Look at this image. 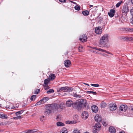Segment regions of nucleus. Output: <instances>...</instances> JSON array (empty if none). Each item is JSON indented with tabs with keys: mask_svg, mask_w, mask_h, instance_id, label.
Instances as JSON below:
<instances>
[{
	"mask_svg": "<svg viewBox=\"0 0 133 133\" xmlns=\"http://www.w3.org/2000/svg\"><path fill=\"white\" fill-rule=\"evenodd\" d=\"M108 35L106 34L103 35L99 40V46L100 47H105L106 44L108 42Z\"/></svg>",
	"mask_w": 133,
	"mask_h": 133,
	"instance_id": "1",
	"label": "nucleus"
},
{
	"mask_svg": "<svg viewBox=\"0 0 133 133\" xmlns=\"http://www.w3.org/2000/svg\"><path fill=\"white\" fill-rule=\"evenodd\" d=\"M86 103L85 100L83 99H79L77 102L74 103V105H77L76 108L77 110L81 109L85 105Z\"/></svg>",
	"mask_w": 133,
	"mask_h": 133,
	"instance_id": "2",
	"label": "nucleus"
},
{
	"mask_svg": "<svg viewBox=\"0 0 133 133\" xmlns=\"http://www.w3.org/2000/svg\"><path fill=\"white\" fill-rule=\"evenodd\" d=\"M73 88L71 87H65L59 88L57 90L58 92H61L62 91L64 92H70L72 91L73 90Z\"/></svg>",
	"mask_w": 133,
	"mask_h": 133,
	"instance_id": "3",
	"label": "nucleus"
},
{
	"mask_svg": "<svg viewBox=\"0 0 133 133\" xmlns=\"http://www.w3.org/2000/svg\"><path fill=\"white\" fill-rule=\"evenodd\" d=\"M129 8L127 4H125L123 6L121 9V11L122 13L124 14L127 15V13L129 11Z\"/></svg>",
	"mask_w": 133,
	"mask_h": 133,
	"instance_id": "4",
	"label": "nucleus"
},
{
	"mask_svg": "<svg viewBox=\"0 0 133 133\" xmlns=\"http://www.w3.org/2000/svg\"><path fill=\"white\" fill-rule=\"evenodd\" d=\"M109 109L110 110L114 111L117 109V105L115 103H111L109 104Z\"/></svg>",
	"mask_w": 133,
	"mask_h": 133,
	"instance_id": "5",
	"label": "nucleus"
},
{
	"mask_svg": "<svg viewBox=\"0 0 133 133\" xmlns=\"http://www.w3.org/2000/svg\"><path fill=\"white\" fill-rule=\"evenodd\" d=\"M57 110L58 111H60L63 109L64 107V104L63 103H60L59 104H57Z\"/></svg>",
	"mask_w": 133,
	"mask_h": 133,
	"instance_id": "6",
	"label": "nucleus"
},
{
	"mask_svg": "<svg viewBox=\"0 0 133 133\" xmlns=\"http://www.w3.org/2000/svg\"><path fill=\"white\" fill-rule=\"evenodd\" d=\"M87 37L85 35L81 36L79 38V39L82 42H85L87 41Z\"/></svg>",
	"mask_w": 133,
	"mask_h": 133,
	"instance_id": "7",
	"label": "nucleus"
},
{
	"mask_svg": "<svg viewBox=\"0 0 133 133\" xmlns=\"http://www.w3.org/2000/svg\"><path fill=\"white\" fill-rule=\"evenodd\" d=\"M82 118L83 119H85L88 118V114L87 111H84L82 113Z\"/></svg>",
	"mask_w": 133,
	"mask_h": 133,
	"instance_id": "8",
	"label": "nucleus"
},
{
	"mask_svg": "<svg viewBox=\"0 0 133 133\" xmlns=\"http://www.w3.org/2000/svg\"><path fill=\"white\" fill-rule=\"evenodd\" d=\"M102 31L101 28V27H97L95 28V32L97 34H100Z\"/></svg>",
	"mask_w": 133,
	"mask_h": 133,
	"instance_id": "9",
	"label": "nucleus"
},
{
	"mask_svg": "<svg viewBox=\"0 0 133 133\" xmlns=\"http://www.w3.org/2000/svg\"><path fill=\"white\" fill-rule=\"evenodd\" d=\"M95 119L97 122H99L102 120V119L101 116L98 114H96L95 117Z\"/></svg>",
	"mask_w": 133,
	"mask_h": 133,
	"instance_id": "10",
	"label": "nucleus"
},
{
	"mask_svg": "<svg viewBox=\"0 0 133 133\" xmlns=\"http://www.w3.org/2000/svg\"><path fill=\"white\" fill-rule=\"evenodd\" d=\"M74 103L71 100L69 99L66 102V104L67 106L68 107H71L73 104L74 105Z\"/></svg>",
	"mask_w": 133,
	"mask_h": 133,
	"instance_id": "11",
	"label": "nucleus"
},
{
	"mask_svg": "<svg viewBox=\"0 0 133 133\" xmlns=\"http://www.w3.org/2000/svg\"><path fill=\"white\" fill-rule=\"evenodd\" d=\"M127 109V106L126 105H121L119 107L120 110L123 111H125Z\"/></svg>",
	"mask_w": 133,
	"mask_h": 133,
	"instance_id": "12",
	"label": "nucleus"
},
{
	"mask_svg": "<svg viewBox=\"0 0 133 133\" xmlns=\"http://www.w3.org/2000/svg\"><path fill=\"white\" fill-rule=\"evenodd\" d=\"M57 104H50L49 107L52 110H57Z\"/></svg>",
	"mask_w": 133,
	"mask_h": 133,
	"instance_id": "13",
	"label": "nucleus"
},
{
	"mask_svg": "<svg viewBox=\"0 0 133 133\" xmlns=\"http://www.w3.org/2000/svg\"><path fill=\"white\" fill-rule=\"evenodd\" d=\"M91 109L93 112H97L98 110V108L96 105H94L91 107Z\"/></svg>",
	"mask_w": 133,
	"mask_h": 133,
	"instance_id": "14",
	"label": "nucleus"
},
{
	"mask_svg": "<svg viewBox=\"0 0 133 133\" xmlns=\"http://www.w3.org/2000/svg\"><path fill=\"white\" fill-rule=\"evenodd\" d=\"M64 64L66 67H68L71 65V62L70 60H67L64 61Z\"/></svg>",
	"mask_w": 133,
	"mask_h": 133,
	"instance_id": "15",
	"label": "nucleus"
},
{
	"mask_svg": "<svg viewBox=\"0 0 133 133\" xmlns=\"http://www.w3.org/2000/svg\"><path fill=\"white\" fill-rule=\"evenodd\" d=\"M93 48L94 49L96 50L101 52H105L108 54H110V53L109 52L105 50L102 49L101 48H98L96 47H94Z\"/></svg>",
	"mask_w": 133,
	"mask_h": 133,
	"instance_id": "16",
	"label": "nucleus"
},
{
	"mask_svg": "<svg viewBox=\"0 0 133 133\" xmlns=\"http://www.w3.org/2000/svg\"><path fill=\"white\" fill-rule=\"evenodd\" d=\"M115 10L114 9L110 10V12L108 13V15L111 17H113L114 15Z\"/></svg>",
	"mask_w": 133,
	"mask_h": 133,
	"instance_id": "17",
	"label": "nucleus"
},
{
	"mask_svg": "<svg viewBox=\"0 0 133 133\" xmlns=\"http://www.w3.org/2000/svg\"><path fill=\"white\" fill-rule=\"evenodd\" d=\"M109 131L110 133H115L116 132V129L112 126L110 127L109 128Z\"/></svg>",
	"mask_w": 133,
	"mask_h": 133,
	"instance_id": "18",
	"label": "nucleus"
},
{
	"mask_svg": "<svg viewBox=\"0 0 133 133\" xmlns=\"http://www.w3.org/2000/svg\"><path fill=\"white\" fill-rule=\"evenodd\" d=\"M49 99V97H45L43 98L41 100L42 102V104H43L45 103Z\"/></svg>",
	"mask_w": 133,
	"mask_h": 133,
	"instance_id": "19",
	"label": "nucleus"
},
{
	"mask_svg": "<svg viewBox=\"0 0 133 133\" xmlns=\"http://www.w3.org/2000/svg\"><path fill=\"white\" fill-rule=\"evenodd\" d=\"M55 77L56 76L54 74H52L49 75V78L50 80H52L55 78Z\"/></svg>",
	"mask_w": 133,
	"mask_h": 133,
	"instance_id": "20",
	"label": "nucleus"
},
{
	"mask_svg": "<svg viewBox=\"0 0 133 133\" xmlns=\"http://www.w3.org/2000/svg\"><path fill=\"white\" fill-rule=\"evenodd\" d=\"M8 118L7 116H6L3 113H0V118L4 119H6Z\"/></svg>",
	"mask_w": 133,
	"mask_h": 133,
	"instance_id": "21",
	"label": "nucleus"
},
{
	"mask_svg": "<svg viewBox=\"0 0 133 133\" xmlns=\"http://www.w3.org/2000/svg\"><path fill=\"white\" fill-rule=\"evenodd\" d=\"M82 13L84 16H88L89 15V12L88 10L84 11H82Z\"/></svg>",
	"mask_w": 133,
	"mask_h": 133,
	"instance_id": "22",
	"label": "nucleus"
},
{
	"mask_svg": "<svg viewBox=\"0 0 133 133\" xmlns=\"http://www.w3.org/2000/svg\"><path fill=\"white\" fill-rule=\"evenodd\" d=\"M101 127V125L99 123H97L95 124L94 128L99 130L100 129Z\"/></svg>",
	"mask_w": 133,
	"mask_h": 133,
	"instance_id": "23",
	"label": "nucleus"
},
{
	"mask_svg": "<svg viewBox=\"0 0 133 133\" xmlns=\"http://www.w3.org/2000/svg\"><path fill=\"white\" fill-rule=\"evenodd\" d=\"M107 106V104L105 102H102L101 103V108H104Z\"/></svg>",
	"mask_w": 133,
	"mask_h": 133,
	"instance_id": "24",
	"label": "nucleus"
},
{
	"mask_svg": "<svg viewBox=\"0 0 133 133\" xmlns=\"http://www.w3.org/2000/svg\"><path fill=\"white\" fill-rule=\"evenodd\" d=\"M68 131L66 128H63L62 130L61 133H68Z\"/></svg>",
	"mask_w": 133,
	"mask_h": 133,
	"instance_id": "25",
	"label": "nucleus"
},
{
	"mask_svg": "<svg viewBox=\"0 0 133 133\" xmlns=\"http://www.w3.org/2000/svg\"><path fill=\"white\" fill-rule=\"evenodd\" d=\"M57 125L58 126H64V124L61 122H58L57 123Z\"/></svg>",
	"mask_w": 133,
	"mask_h": 133,
	"instance_id": "26",
	"label": "nucleus"
},
{
	"mask_svg": "<svg viewBox=\"0 0 133 133\" xmlns=\"http://www.w3.org/2000/svg\"><path fill=\"white\" fill-rule=\"evenodd\" d=\"M51 113V111L50 109H46L45 112V114L46 115H49Z\"/></svg>",
	"mask_w": 133,
	"mask_h": 133,
	"instance_id": "27",
	"label": "nucleus"
},
{
	"mask_svg": "<svg viewBox=\"0 0 133 133\" xmlns=\"http://www.w3.org/2000/svg\"><path fill=\"white\" fill-rule=\"evenodd\" d=\"M24 111V110H22L20 111H18L17 112H16L15 114L17 116L18 115H20L22 114L23 112Z\"/></svg>",
	"mask_w": 133,
	"mask_h": 133,
	"instance_id": "28",
	"label": "nucleus"
},
{
	"mask_svg": "<svg viewBox=\"0 0 133 133\" xmlns=\"http://www.w3.org/2000/svg\"><path fill=\"white\" fill-rule=\"evenodd\" d=\"M75 9L79 11L80 10V7L79 5H77L75 6Z\"/></svg>",
	"mask_w": 133,
	"mask_h": 133,
	"instance_id": "29",
	"label": "nucleus"
},
{
	"mask_svg": "<svg viewBox=\"0 0 133 133\" xmlns=\"http://www.w3.org/2000/svg\"><path fill=\"white\" fill-rule=\"evenodd\" d=\"M50 81V80L49 78L45 79L44 81V84L45 85L48 84Z\"/></svg>",
	"mask_w": 133,
	"mask_h": 133,
	"instance_id": "30",
	"label": "nucleus"
},
{
	"mask_svg": "<svg viewBox=\"0 0 133 133\" xmlns=\"http://www.w3.org/2000/svg\"><path fill=\"white\" fill-rule=\"evenodd\" d=\"M79 51L80 52H82L83 51V47L82 45L80 46L78 48Z\"/></svg>",
	"mask_w": 133,
	"mask_h": 133,
	"instance_id": "31",
	"label": "nucleus"
},
{
	"mask_svg": "<svg viewBox=\"0 0 133 133\" xmlns=\"http://www.w3.org/2000/svg\"><path fill=\"white\" fill-rule=\"evenodd\" d=\"M73 133H80V130L77 129H75L73 131Z\"/></svg>",
	"mask_w": 133,
	"mask_h": 133,
	"instance_id": "32",
	"label": "nucleus"
},
{
	"mask_svg": "<svg viewBox=\"0 0 133 133\" xmlns=\"http://www.w3.org/2000/svg\"><path fill=\"white\" fill-rule=\"evenodd\" d=\"M45 119V118L44 116H42L40 117V120L41 121L43 122Z\"/></svg>",
	"mask_w": 133,
	"mask_h": 133,
	"instance_id": "33",
	"label": "nucleus"
},
{
	"mask_svg": "<svg viewBox=\"0 0 133 133\" xmlns=\"http://www.w3.org/2000/svg\"><path fill=\"white\" fill-rule=\"evenodd\" d=\"M54 92V90L53 89H49L47 91V93L48 94H49L51 93H53Z\"/></svg>",
	"mask_w": 133,
	"mask_h": 133,
	"instance_id": "34",
	"label": "nucleus"
},
{
	"mask_svg": "<svg viewBox=\"0 0 133 133\" xmlns=\"http://www.w3.org/2000/svg\"><path fill=\"white\" fill-rule=\"evenodd\" d=\"M36 98V95H33L30 98V99L31 101L34 100Z\"/></svg>",
	"mask_w": 133,
	"mask_h": 133,
	"instance_id": "35",
	"label": "nucleus"
},
{
	"mask_svg": "<svg viewBox=\"0 0 133 133\" xmlns=\"http://www.w3.org/2000/svg\"><path fill=\"white\" fill-rule=\"evenodd\" d=\"M32 130H28L24 131L22 133H32Z\"/></svg>",
	"mask_w": 133,
	"mask_h": 133,
	"instance_id": "36",
	"label": "nucleus"
},
{
	"mask_svg": "<svg viewBox=\"0 0 133 133\" xmlns=\"http://www.w3.org/2000/svg\"><path fill=\"white\" fill-rule=\"evenodd\" d=\"M73 96L74 97L77 98H80L81 97L80 95H78L76 93L74 94L73 95Z\"/></svg>",
	"mask_w": 133,
	"mask_h": 133,
	"instance_id": "37",
	"label": "nucleus"
},
{
	"mask_svg": "<svg viewBox=\"0 0 133 133\" xmlns=\"http://www.w3.org/2000/svg\"><path fill=\"white\" fill-rule=\"evenodd\" d=\"M123 2L122 1L118 2L116 5V7L117 8L118 7L121 5V4Z\"/></svg>",
	"mask_w": 133,
	"mask_h": 133,
	"instance_id": "38",
	"label": "nucleus"
},
{
	"mask_svg": "<svg viewBox=\"0 0 133 133\" xmlns=\"http://www.w3.org/2000/svg\"><path fill=\"white\" fill-rule=\"evenodd\" d=\"M41 104H42V102L41 100L37 102L35 105V106L39 105Z\"/></svg>",
	"mask_w": 133,
	"mask_h": 133,
	"instance_id": "39",
	"label": "nucleus"
},
{
	"mask_svg": "<svg viewBox=\"0 0 133 133\" xmlns=\"http://www.w3.org/2000/svg\"><path fill=\"white\" fill-rule=\"evenodd\" d=\"M99 130L94 128V129H93V133H98V130Z\"/></svg>",
	"mask_w": 133,
	"mask_h": 133,
	"instance_id": "40",
	"label": "nucleus"
},
{
	"mask_svg": "<svg viewBox=\"0 0 133 133\" xmlns=\"http://www.w3.org/2000/svg\"><path fill=\"white\" fill-rule=\"evenodd\" d=\"M44 88L45 90H47L50 88L48 84L45 85L44 86Z\"/></svg>",
	"mask_w": 133,
	"mask_h": 133,
	"instance_id": "41",
	"label": "nucleus"
},
{
	"mask_svg": "<svg viewBox=\"0 0 133 133\" xmlns=\"http://www.w3.org/2000/svg\"><path fill=\"white\" fill-rule=\"evenodd\" d=\"M87 92L88 94L92 93L94 95H95L96 94V92L91 91H87Z\"/></svg>",
	"mask_w": 133,
	"mask_h": 133,
	"instance_id": "42",
	"label": "nucleus"
},
{
	"mask_svg": "<svg viewBox=\"0 0 133 133\" xmlns=\"http://www.w3.org/2000/svg\"><path fill=\"white\" fill-rule=\"evenodd\" d=\"M91 85L92 86L96 87H98L99 86V85L98 84H91Z\"/></svg>",
	"mask_w": 133,
	"mask_h": 133,
	"instance_id": "43",
	"label": "nucleus"
},
{
	"mask_svg": "<svg viewBox=\"0 0 133 133\" xmlns=\"http://www.w3.org/2000/svg\"><path fill=\"white\" fill-rule=\"evenodd\" d=\"M102 123L103 125L105 126H106L107 125V124L104 121H102Z\"/></svg>",
	"mask_w": 133,
	"mask_h": 133,
	"instance_id": "44",
	"label": "nucleus"
},
{
	"mask_svg": "<svg viewBox=\"0 0 133 133\" xmlns=\"http://www.w3.org/2000/svg\"><path fill=\"white\" fill-rule=\"evenodd\" d=\"M100 54L101 55L105 57H106L108 56L107 55L104 53H100Z\"/></svg>",
	"mask_w": 133,
	"mask_h": 133,
	"instance_id": "45",
	"label": "nucleus"
},
{
	"mask_svg": "<svg viewBox=\"0 0 133 133\" xmlns=\"http://www.w3.org/2000/svg\"><path fill=\"white\" fill-rule=\"evenodd\" d=\"M130 12L131 14L132 15L133 17V7L130 10Z\"/></svg>",
	"mask_w": 133,
	"mask_h": 133,
	"instance_id": "46",
	"label": "nucleus"
},
{
	"mask_svg": "<svg viewBox=\"0 0 133 133\" xmlns=\"http://www.w3.org/2000/svg\"><path fill=\"white\" fill-rule=\"evenodd\" d=\"M123 18L124 19V21H127V19L125 18H124L123 16H122L121 17V18L120 19L121 20V19H123Z\"/></svg>",
	"mask_w": 133,
	"mask_h": 133,
	"instance_id": "47",
	"label": "nucleus"
},
{
	"mask_svg": "<svg viewBox=\"0 0 133 133\" xmlns=\"http://www.w3.org/2000/svg\"><path fill=\"white\" fill-rule=\"evenodd\" d=\"M71 121H67L65 122L66 123V124H71Z\"/></svg>",
	"mask_w": 133,
	"mask_h": 133,
	"instance_id": "48",
	"label": "nucleus"
},
{
	"mask_svg": "<svg viewBox=\"0 0 133 133\" xmlns=\"http://www.w3.org/2000/svg\"><path fill=\"white\" fill-rule=\"evenodd\" d=\"M71 124H74L76 123V122L75 121H71Z\"/></svg>",
	"mask_w": 133,
	"mask_h": 133,
	"instance_id": "49",
	"label": "nucleus"
},
{
	"mask_svg": "<svg viewBox=\"0 0 133 133\" xmlns=\"http://www.w3.org/2000/svg\"><path fill=\"white\" fill-rule=\"evenodd\" d=\"M130 28H127L126 29V30L127 31H130Z\"/></svg>",
	"mask_w": 133,
	"mask_h": 133,
	"instance_id": "50",
	"label": "nucleus"
},
{
	"mask_svg": "<svg viewBox=\"0 0 133 133\" xmlns=\"http://www.w3.org/2000/svg\"><path fill=\"white\" fill-rule=\"evenodd\" d=\"M32 130V133L35 132L37 131V130L36 129Z\"/></svg>",
	"mask_w": 133,
	"mask_h": 133,
	"instance_id": "51",
	"label": "nucleus"
},
{
	"mask_svg": "<svg viewBox=\"0 0 133 133\" xmlns=\"http://www.w3.org/2000/svg\"><path fill=\"white\" fill-rule=\"evenodd\" d=\"M59 1L61 2H65L66 0H59Z\"/></svg>",
	"mask_w": 133,
	"mask_h": 133,
	"instance_id": "52",
	"label": "nucleus"
},
{
	"mask_svg": "<svg viewBox=\"0 0 133 133\" xmlns=\"http://www.w3.org/2000/svg\"><path fill=\"white\" fill-rule=\"evenodd\" d=\"M8 108L9 109H12L14 108H15V107H11L10 106H9V107H8Z\"/></svg>",
	"mask_w": 133,
	"mask_h": 133,
	"instance_id": "53",
	"label": "nucleus"
},
{
	"mask_svg": "<svg viewBox=\"0 0 133 133\" xmlns=\"http://www.w3.org/2000/svg\"><path fill=\"white\" fill-rule=\"evenodd\" d=\"M131 23L133 25V18H132L131 19Z\"/></svg>",
	"mask_w": 133,
	"mask_h": 133,
	"instance_id": "54",
	"label": "nucleus"
},
{
	"mask_svg": "<svg viewBox=\"0 0 133 133\" xmlns=\"http://www.w3.org/2000/svg\"><path fill=\"white\" fill-rule=\"evenodd\" d=\"M17 117L18 119H21L22 118V117L20 116H18Z\"/></svg>",
	"mask_w": 133,
	"mask_h": 133,
	"instance_id": "55",
	"label": "nucleus"
},
{
	"mask_svg": "<svg viewBox=\"0 0 133 133\" xmlns=\"http://www.w3.org/2000/svg\"><path fill=\"white\" fill-rule=\"evenodd\" d=\"M70 2H71V3H73L74 4H77V3H75V2H74L71 1H70Z\"/></svg>",
	"mask_w": 133,
	"mask_h": 133,
	"instance_id": "56",
	"label": "nucleus"
},
{
	"mask_svg": "<svg viewBox=\"0 0 133 133\" xmlns=\"http://www.w3.org/2000/svg\"><path fill=\"white\" fill-rule=\"evenodd\" d=\"M13 118L15 119H18V118H17V117H14Z\"/></svg>",
	"mask_w": 133,
	"mask_h": 133,
	"instance_id": "57",
	"label": "nucleus"
},
{
	"mask_svg": "<svg viewBox=\"0 0 133 133\" xmlns=\"http://www.w3.org/2000/svg\"><path fill=\"white\" fill-rule=\"evenodd\" d=\"M130 32H133V28H130Z\"/></svg>",
	"mask_w": 133,
	"mask_h": 133,
	"instance_id": "58",
	"label": "nucleus"
},
{
	"mask_svg": "<svg viewBox=\"0 0 133 133\" xmlns=\"http://www.w3.org/2000/svg\"><path fill=\"white\" fill-rule=\"evenodd\" d=\"M38 92L37 91H36L35 92V94H38Z\"/></svg>",
	"mask_w": 133,
	"mask_h": 133,
	"instance_id": "59",
	"label": "nucleus"
},
{
	"mask_svg": "<svg viewBox=\"0 0 133 133\" xmlns=\"http://www.w3.org/2000/svg\"><path fill=\"white\" fill-rule=\"evenodd\" d=\"M90 8L92 7H93V5H90Z\"/></svg>",
	"mask_w": 133,
	"mask_h": 133,
	"instance_id": "60",
	"label": "nucleus"
},
{
	"mask_svg": "<svg viewBox=\"0 0 133 133\" xmlns=\"http://www.w3.org/2000/svg\"><path fill=\"white\" fill-rule=\"evenodd\" d=\"M119 133H125L124 131H121Z\"/></svg>",
	"mask_w": 133,
	"mask_h": 133,
	"instance_id": "61",
	"label": "nucleus"
},
{
	"mask_svg": "<svg viewBox=\"0 0 133 133\" xmlns=\"http://www.w3.org/2000/svg\"><path fill=\"white\" fill-rule=\"evenodd\" d=\"M131 2L133 4V0H131Z\"/></svg>",
	"mask_w": 133,
	"mask_h": 133,
	"instance_id": "62",
	"label": "nucleus"
},
{
	"mask_svg": "<svg viewBox=\"0 0 133 133\" xmlns=\"http://www.w3.org/2000/svg\"><path fill=\"white\" fill-rule=\"evenodd\" d=\"M84 133H90L89 132H85Z\"/></svg>",
	"mask_w": 133,
	"mask_h": 133,
	"instance_id": "63",
	"label": "nucleus"
},
{
	"mask_svg": "<svg viewBox=\"0 0 133 133\" xmlns=\"http://www.w3.org/2000/svg\"><path fill=\"white\" fill-rule=\"evenodd\" d=\"M40 89H38V92L40 91Z\"/></svg>",
	"mask_w": 133,
	"mask_h": 133,
	"instance_id": "64",
	"label": "nucleus"
}]
</instances>
